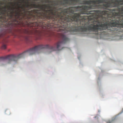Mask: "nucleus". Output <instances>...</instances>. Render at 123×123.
<instances>
[{"instance_id": "1", "label": "nucleus", "mask_w": 123, "mask_h": 123, "mask_svg": "<svg viewBox=\"0 0 123 123\" xmlns=\"http://www.w3.org/2000/svg\"><path fill=\"white\" fill-rule=\"evenodd\" d=\"M19 7L21 8L25 12L30 16L33 17L34 19H51L52 21L53 24H50V22L48 25H44L42 23L40 24L38 22H32L30 26L32 27H34L33 28H37L40 25L43 29L46 30H49L50 31L56 30L58 31H61L62 32L60 34V37L62 41L56 43L54 46H50L48 45H40L35 46L34 47L25 51L20 54H34L38 52V51L43 49H49L52 51L55 50H60L63 49L62 47V44L65 43L68 41L69 39L64 34L66 33V27L63 26L64 23L65 22V14L68 13H71L72 12V10L69 9H64L61 12H59L58 10H60L61 8H59L58 10L54 8V10L52 9L49 10H45L46 8H49V9L51 6L49 5H41L40 4L37 5L35 4H31L30 5L26 3L25 7L29 8H35L40 9L42 10L41 12L37 10L35 12L36 13V16L33 14V11H31L25 10V8L22 6H20L18 3H17Z\"/></svg>"}, {"instance_id": "2", "label": "nucleus", "mask_w": 123, "mask_h": 123, "mask_svg": "<svg viewBox=\"0 0 123 123\" xmlns=\"http://www.w3.org/2000/svg\"><path fill=\"white\" fill-rule=\"evenodd\" d=\"M94 4L104 3L105 0H94ZM95 5L87 6H78L76 8H82L80 14L89 15L88 16H83L79 13H74L70 15L74 12L72 10L71 13L66 14L65 16V22L63 26L66 27V32L68 31L74 33L78 31L86 32L91 31L96 32V34L101 33L103 31L108 28V23L105 22V17L102 15L99 16L97 13H92V12H87L86 10L94 8Z\"/></svg>"}, {"instance_id": "3", "label": "nucleus", "mask_w": 123, "mask_h": 123, "mask_svg": "<svg viewBox=\"0 0 123 123\" xmlns=\"http://www.w3.org/2000/svg\"><path fill=\"white\" fill-rule=\"evenodd\" d=\"M118 13H116L114 16L115 19L112 20L111 24L112 26H116L118 25H121L123 27V6L121 8H119Z\"/></svg>"}, {"instance_id": "4", "label": "nucleus", "mask_w": 123, "mask_h": 123, "mask_svg": "<svg viewBox=\"0 0 123 123\" xmlns=\"http://www.w3.org/2000/svg\"><path fill=\"white\" fill-rule=\"evenodd\" d=\"M1 8H0V22H6L7 21V12L6 10V7Z\"/></svg>"}, {"instance_id": "5", "label": "nucleus", "mask_w": 123, "mask_h": 123, "mask_svg": "<svg viewBox=\"0 0 123 123\" xmlns=\"http://www.w3.org/2000/svg\"><path fill=\"white\" fill-rule=\"evenodd\" d=\"M70 1H69L68 0H64V2H62L61 4L63 5H75L78 2L79 0H70Z\"/></svg>"}, {"instance_id": "6", "label": "nucleus", "mask_w": 123, "mask_h": 123, "mask_svg": "<svg viewBox=\"0 0 123 123\" xmlns=\"http://www.w3.org/2000/svg\"><path fill=\"white\" fill-rule=\"evenodd\" d=\"M113 6L118 7L121 5H123V0H111Z\"/></svg>"}, {"instance_id": "7", "label": "nucleus", "mask_w": 123, "mask_h": 123, "mask_svg": "<svg viewBox=\"0 0 123 123\" xmlns=\"http://www.w3.org/2000/svg\"><path fill=\"white\" fill-rule=\"evenodd\" d=\"M94 0H89L87 1H84L83 2V3L82 4L90 5L92 4H94Z\"/></svg>"}, {"instance_id": "8", "label": "nucleus", "mask_w": 123, "mask_h": 123, "mask_svg": "<svg viewBox=\"0 0 123 123\" xmlns=\"http://www.w3.org/2000/svg\"><path fill=\"white\" fill-rule=\"evenodd\" d=\"M13 26L14 25L13 22H11V23H9L7 25V29L9 30L10 31H11Z\"/></svg>"}, {"instance_id": "9", "label": "nucleus", "mask_w": 123, "mask_h": 123, "mask_svg": "<svg viewBox=\"0 0 123 123\" xmlns=\"http://www.w3.org/2000/svg\"><path fill=\"white\" fill-rule=\"evenodd\" d=\"M7 32L6 30H4L0 33V38L4 36Z\"/></svg>"}, {"instance_id": "10", "label": "nucleus", "mask_w": 123, "mask_h": 123, "mask_svg": "<svg viewBox=\"0 0 123 123\" xmlns=\"http://www.w3.org/2000/svg\"><path fill=\"white\" fill-rule=\"evenodd\" d=\"M100 7L104 9H107L108 8V3L106 2L105 4H103L102 5H99Z\"/></svg>"}, {"instance_id": "11", "label": "nucleus", "mask_w": 123, "mask_h": 123, "mask_svg": "<svg viewBox=\"0 0 123 123\" xmlns=\"http://www.w3.org/2000/svg\"><path fill=\"white\" fill-rule=\"evenodd\" d=\"M24 33L27 34H29L30 33L29 31L27 30H24Z\"/></svg>"}, {"instance_id": "12", "label": "nucleus", "mask_w": 123, "mask_h": 123, "mask_svg": "<svg viewBox=\"0 0 123 123\" xmlns=\"http://www.w3.org/2000/svg\"><path fill=\"white\" fill-rule=\"evenodd\" d=\"M45 2H46V3H55V2L54 1H50L49 0H46V1H45Z\"/></svg>"}, {"instance_id": "13", "label": "nucleus", "mask_w": 123, "mask_h": 123, "mask_svg": "<svg viewBox=\"0 0 123 123\" xmlns=\"http://www.w3.org/2000/svg\"><path fill=\"white\" fill-rule=\"evenodd\" d=\"M5 113L6 114L8 115H9L10 114V111L8 110H6V111Z\"/></svg>"}, {"instance_id": "14", "label": "nucleus", "mask_w": 123, "mask_h": 123, "mask_svg": "<svg viewBox=\"0 0 123 123\" xmlns=\"http://www.w3.org/2000/svg\"><path fill=\"white\" fill-rule=\"evenodd\" d=\"M2 48L3 49H5L6 48V45L5 44H3L2 46Z\"/></svg>"}, {"instance_id": "15", "label": "nucleus", "mask_w": 123, "mask_h": 123, "mask_svg": "<svg viewBox=\"0 0 123 123\" xmlns=\"http://www.w3.org/2000/svg\"><path fill=\"white\" fill-rule=\"evenodd\" d=\"M107 11L105 12L104 11H103L101 13H102V14H105L107 13Z\"/></svg>"}, {"instance_id": "16", "label": "nucleus", "mask_w": 123, "mask_h": 123, "mask_svg": "<svg viewBox=\"0 0 123 123\" xmlns=\"http://www.w3.org/2000/svg\"><path fill=\"white\" fill-rule=\"evenodd\" d=\"M122 31H120V29H117L116 30H119V31H123V29H122Z\"/></svg>"}, {"instance_id": "17", "label": "nucleus", "mask_w": 123, "mask_h": 123, "mask_svg": "<svg viewBox=\"0 0 123 123\" xmlns=\"http://www.w3.org/2000/svg\"><path fill=\"white\" fill-rule=\"evenodd\" d=\"M39 39V37H37L36 38V39Z\"/></svg>"}, {"instance_id": "18", "label": "nucleus", "mask_w": 123, "mask_h": 123, "mask_svg": "<svg viewBox=\"0 0 123 123\" xmlns=\"http://www.w3.org/2000/svg\"><path fill=\"white\" fill-rule=\"evenodd\" d=\"M109 14L108 13V15H109ZM109 18V17L108 16V18ZM109 19V18H108V25H109V20H108Z\"/></svg>"}, {"instance_id": "19", "label": "nucleus", "mask_w": 123, "mask_h": 123, "mask_svg": "<svg viewBox=\"0 0 123 123\" xmlns=\"http://www.w3.org/2000/svg\"><path fill=\"white\" fill-rule=\"evenodd\" d=\"M16 14H18V13L17 12H16Z\"/></svg>"}, {"instance_id": "20", "label": "nucleus", "mask_w": 123, "mask_h": 123, "mask_svg": "<svg viewBox=\"0 0 123 123\" xmlns=\"http://www.w3.org/2000/svg\"><path fill=\"white\" fill-rule=\"evenodd\" d=\"M109 1H108V7H109Z\"/></svg>"}, {"instance_id": "21", "label": "nucleus", "mask_w": 123, "mask_h": 123, "mask_svg": "<svg viewBox=\"0 0 123 123\" xmlns=\"http://www.w3.org/2000/svg\"><path fill=\"white\" fill-rule=\"evenodd\" d=\"M36 32H37V30H36Z\"/></svg>"}, {"instance_id": "22", "label": "nucleus", "mask_w": 123, "mask_h": 123, "mask_svg": "<svg viewBox=\"0 0 123 123\" xmlns=\"http://www.w3.org/2000/svg\"><path fill=\"white\" fill-rule=\"evenodd\" d=\"M108 10H110V9L108 8Z\"/></svg>"}, {"instance_id": "23", "label": "nucleus", "mask_w": 123, "mask_h": 123, "mask_svg": "<svg viewBox=\"0 0 123 123\" xmlns=\"http://www.w3.org/2000/svg\"><path fill=\"white\" fill-rule=\"evenodd\" d=\"M113 10V11H115V10H114H114Z\"/></svg>"}, {"instance_id": "24", "label": "nucleus", "mask_w": 123, "mask_h": 123, "mask_svg": "<svg viewBox=\"0 0 123 123\" xmlns=\"http://www.w3.org/2000/svg\"><path fill=\"white\" fill-rule=\"evenodd\" d=\"M23 2L24 1V0H23Z\"/></svg>"}, {"instance_id": "25", "label": "nucleus", "mask_w": 123, "mask_h": 123, "mask_svg": "<svg viewBox=\"0 0 123 123\" xmlns=\"http://www.w3.org/2000/svg\"><path fill=\"white\" fill-rule=\"evenodd\" d=\"M73 34H75V33H73Z\"/></svg>"}]
</instances>
